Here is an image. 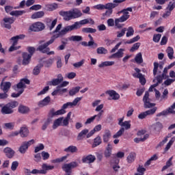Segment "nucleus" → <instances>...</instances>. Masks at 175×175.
<instances>
[{
	"label": "nucleus",
	"instance_id": "16",
	"mask_svg": "<svg viewBox=\"0 0 175 175\" xmlns=\"http://www.w3.org/2000/svg\"><path fill=\"white\" fill-rule=\"evenodd\" d=\"M83 99V97H77L75 98L72 103L68 102L64 104V108L72 107V106H77V104Z\"/></svg>",
	"mask_w": 175,
	"mask_h": 175
},
{
	"label": "nucleus",
	"instance_id": "62",
	"mask_svg": "<svg viewBox=\"0 0 175 175\" xmlns=\"http://www.w3.org/2000/svg\"><path fill=\"white\" fill-rule=\"evenodd\" d=\"M51 122V119H46V122L42 126V131H46V129H47V126H49V125H50Z\"/></svg>",
	"mask_w": 175,
	"mask_h": 175
},
{
	"label": "nucleus",
	"instance_id": "51",
	"mask_svg": "<svg viewBox=\"0 0 175 175\" xmlns=\"http://www.w3.org/2000/svg\"><path fill=\"white\" fill-rule=\"evenodd\" d=\"M7 105L10 107L11 110H13V109H16V107L18 106V102L14 100L7 103Z\"/></svg>",
	"mask_w": 175,
	"mask_h": 175
},
{
	"label": "nucleus",
	"instance_id": "19",
	"mask_svg": "<svg viewBox=\"0 0 175 175\" xmlns=\"http://www.w3.org/2000/svg\"><path fill=\"white\" fill-rule=\"evenodd\" d=\"M24 38H25V35L21 34V35L16 36L11 38L10 40L11 42H12V44H14V46H17V43H18V40H23L24 39Z\"/></svg>",
	"mask_w": 175,
	"mask_h": 175
},
{
	"label": "nucleus",
	"instance_id": "7",
	"mask_svg": "<svg viewBox=\"0 0 175 175\" xmlns=\"http://www.w3.org/2000/svg\"><path fill=\"white\" fill-rule=\"evenodd\" d=\"M135 71L136 72L133 74V76L135 79H139V83H141L142 85H144L146 83V78H144V75L143 74L140 73L142 70L139 68H135Z\"/></svg>",
	"mask_w": 175,
	"mask_h": 175
},
{
	"label": "nucleus",
	"instance_id": "29",
	"mask_svg": "<svg viewBox=\"0 0 175 175\" xmlns=\"http://www.w3.org/2000/svg\"><path fill=\"white\" fill-rule=\"evenodd\" d=\"M63 120H64V117H61L55 120L53 124V129H57V126H62Z\"/></svg>",
	"mask_w": 175,
	"mask_h": 175
},
{
	"label": "nucleus",
	"instance_id": "11",
	"mask_svg": "<svg viewBox=\"0 0 175 175\" xmlns=\"http://www.w3.org/2000/svg\"><path fill=\"white\" fill-rule=\"evenodd\" d=\"M22 64L25 66L27 65H29V62H31V58H32V56H31V55H29L28 53L25 52L22 53Z\"/></svg>",
	"mask_w": 175,
	"mask_h": 175
},
{
	"label": "nucleus",
	"instance_id": "45",
	"mask_svg": "<svg viewBox=\"0 0 175 175\" xmlns=\"http://www.w3.org/2000/svg\"><path fill=\"white\" fill-rule=\"evenodd\" d=\"M114 62H104L98 65V68H105L106 66H113Z\"/></svg>",
	"mask_w": 175,
	"mask_h": 175
},
{
	"label": "nucleus",
	"instance_id": "14",
	"mask_svg": "<svg viewBox=\"0 0 175 175\" xmlns=\"http://www.w3.org/2000/svg\"><path fill=\"white\" fill-rule=\"evenodd\" d=\"M113 6V3H107L105 5L98 4L94 5V9H97V10H104V9H111Z\"/></svg>",
	"mask_w": 175,
	"mask_h": 175
},
{
	"label": "nucleus",
	"instance_id": "27",
	"mask_svg": "<svg viewBox=\"0 0 175 175\" xmlns=\"http://www.w3.org/2000/svg\"><path fill=\"white\" fill-rule=\"evenodd\" d=\"M111 137V132H110L109 130H106L104 135H103V140L104 143H108Z\"/></svg>",
	"mask_w": 175,
	"mask_h": 175
},
{
	"label": "nucleus",
	"instance_id": "43",
	"mask_svg": "<svg viewBox=\"0 0 175 175\" xmlns=\"http://www.w3.org/2000/svg\"><path fill=\"white\" fill-rule=\"evenodd\" d=\"M96 53L97 54H99V55H106L107 54L108 51H107V49H106L105 47L100 46L97 48Z\"/></svg>",
	"mask_w": 175,
	"mask_h": 175
},
{
	"label": "nucleus",
	"instance_id": "12",
	"mask_svg": "<svg viewBox=\"0 0 175 175\" xmlns=\"http://www.w3.org/2000/svg\"><path fill=\"white\" fill-rule=\"evenodd\" d=\"M12 87V83L9 82V81H1V84H0V89L1 90V91H3V92H9V90H10V88Z\"/></svg>",
	"mask_w": 175,
	"mask_h": 175
},
{
	"label": "nucleus",
	"instance_id": "35",
	"mask_svg": "<svg viewBox=\"0 0 175 175\" xmlns=\"http://www.w3.org/2000/svg\"><path fill=\"white\" fill-rule=\"evenodd\" d=\"M42 68H43V64H38L33 70V75H35V76H38V75L40 73Z\"/></svg>",
	"mask_w": 175,
	"mask_h": 175
},
{
	"label": "nucleus",
	"instance_id": "3",
	"mask_svg": "<svg viewBox=\"0 0 175 175\" xmlns=\"http://www.w3.org/2000/svg\"><path fill=\"white\" fill-rule=\"evenodd\" d=\"M126 0H113L112 5L113 7L111 8H105L107 10L105 13L103 14V17H110L111 14H113V9L117 8L120 5V3H122V2H125Z\"/></svg>",
	"mask_w": 175,
	"mask_h": 175
},
{
	"label": "nucleus",
	"instance_id": "10",
	"mask_svg": "<svg viewBox=\"0 0 175 175\" xmlns=\"http://www.w3.org/2000/svg\"><path fill=\"white\" fill-rule=\"evenodd\" d=\"M129 12H133V10L132 9V8L130 7L126 9H123L121 11H119L118 12V14H121V13H122L123 15L120 18H122V20H124V21H126V20H128V18H129L130 17Z\"/></svg>",
	"mask_w": 175,
	"mask_h": 175
},
{
	"label": "nucleus",
	"instance_id": "20",
	"mask_svg": "<svg viewBox=\"0 0 175 175\" xmlns=\"http://www.w3.org/2000/svg\"><path fill=\"white\" fill-rule=\"evenodd\" d=\"M165 63L163 62H161L160 64L158 62H154V68H153V75L154 76H157V73H158V68L160 69H163V65Z\"/></svg>",
	"mask_w": 175,
	"mask_h": 175
},
{
	"label": "nucleus",
	"instance_id": "57",
	"mask_svg": "<svg viewBox=\"0 0 175 175\" xmlns=\"http://www.w3.org/2000/svg\"><path fill=\"white\" fill-rule=\"evenodd\" d=\"M25 88V84L20 81V82L16 85V87L14 88L15 91H18V90H24Z\"/></svg>",
	"mask_w": 175,
	"mask_h": 175
},
{
	"label": "nucleus",
	"instance_id": "46",
	"mask_svg": "<svg viewBox=\"0 0 175 175\" xmlns=\"http://www.w3.org/2000/svg\"><path fill=\"white\" fill-rule=\"evenodd\" d=\"M135 61L137 64H143V56L142 53H139L136 55Z\"/></svg>",
	"mask_w": 175,
	"mask_h": 175
},
{
	"label": "nucleus",
	"instance_id": "26",
	"mask_svg": "<svg viewBox=\"0 0 175 175\" xmlns=\"http://www.w3.org/2000/svg\"><path fill=\"white\" fill-rule=\"evenodd\" d=\"M57 18L51 22V19H48L46 21V26L49 29V31H53V29L57 25Z\"/></svg>",
	"mask_w": 175,
	"mask_h": 175
},
{
	"label": "nucleus",
	"instance_id": "25",
	"mask_svg": "<svg viewBox=\"0 0 175 175\" xmlns=\"http://www.w3.org/2000/svg\"><path fill=\"white\" fill-rule=\"evenodd\" d=\"M19 133L21 137H27L29 135V130H28V128L23 126L21 128Z\"/></svg>",
	"mask_w": 175,
	"mask_h": 175
},
{
	"label": "nucleus",
	"instance_id": "37",
	"mask_svg": "<svg viewBox=\"0 0 175 175\" xmlns=\"http://www.w3.org/2000/svg\"><path fill=\"white\" fill-rule=\"evenodd\" d=\"M44 16V12L43 11H39L37 12H35L31 15V18L35 19V18H42Z\"/></svg>",
	"mask_w": 175,
	"mask_h": 175
},
{
	"label": "nucleus",
	"instance_id": "42",
	"mask_svg": "<svg viewBox=\"0 0 175 175\" xmlns=\"http://www.w3.org/2000/svg\"><path fill=\"white\" fill-rule=\"evenodd\" d=\"M82 32H83V33H95L96 29L91 27H84L82 29Z\"/></svg>",
	"mask_w": 175,
	"mask_h": 175
},
{
	"label": "nucleus",
	"instance_id": "8",
	"mask_svg": "<svg viewBox=\"0 0 175 175\" xmlns=\"http://www.w3.org/2000/svg\"><path fill=\"white\" fill-rule=\"evenodd\" d=\"M157 109L158 108L154 107L151 109H148L146 111L142 112L138 116V118L139 120H144V118H146L147 116H152V114H155V111H157Z\"/></svg>",
	"mask_w": 175,
	"mask_h": 175
},
{
	"label": "nucleus",
	"instance_id": "17",
	"mask_svg": "<svg viewBox=\"0 0 175 175\" xmlns=\"http://www.w3.org/2000/svg\"><path fill=\"white\" fill-rule=\"evenodd\" d=\"M152 129L154 131V133H159L162 129H163V126L162 123L158 122L152 126Z\"/></svg>",
	"mask_w": 175,
	"mask_h": 175
},
{
	"label": "nucleus",
	"instance_id": "63",
	"mask_svg": "<svg viewBox=\"0 0 175 175\" xmlns=\"http://www.w3.org/2000/svg\"><path fill=\"white\" fill-rule=\"evenodd\" d=\"M175 8V0H173V1H170L167 5V9H168V10H170V12H172V10H173V9H174Z\"/></svg>",
	"mask_w": 175,
	"mask_h": 175
},
{
	"label": "nucleus",
	"instance_id": "54",
	"mask_svg": "<svg viewBox=\"0 0 175 175\" xmlns=\"http://www.w3.org/2000/svg\"><path fill=\"white\" fill-rule=\"evenodd\" d=\"M174 142H175V137H173L171 139V140H170V142L167 143L166 147L165 148V151H169V150H170V148L172 147Z\"/></svg>",
	"mask_w": 175,
	"mask_h": 175
},
{
	"label": "nucleus",
	"instance_id": "59",
	"mask_svg": "<svg viewBox=\"0 0 175 175\" xmlns=\"http://www.w3.org/2000/svg\"><path fill=\"white\" fill-rule=\"evenodd\" d=\"M127 33L126 34V38H129V36H133V33H135V30H133V27H129L126 29Z\"/></svg>",
	"mask_w": 175,
	"mask_h": 175
},
{
	"label": "nucleus",
	"instance_id": "50",
	"mask_svg": "<svg viewBox=\"0 0 175 175\" xmlns=\"http://www.w3.org/2000/svg\"><path fill=\"white\" fill-rule=\"evenodd\" d=\"M42 170L45 171V174L47 173V170H53V169H54L53 165H48L46 163H43L42 165Z\"/></svg>",
	"mask_w": 175,
	"mask_h": 175
},
{
	"label": "nucleus",
	"instance_id": "44",
	"mask_svg": "<svg viewBox=\"0 0 175 175\" xmlns=\"http://www.w3.org/2000/svg\"><path fill=\"white\" fill-rule=\"evenodd\" d=\"M124 132H125V129H124V127H121V129L115 135H113V138L117 139L118 137H121Z\"/></svg>",
	"mask_w": 175,
	"mask_h": 175
},
{
	"label": "nucleus",
	"instance_id": "15",
	"mask_svg": "<svg viewBox=\"0 0 175 175\" xmlns=\"http://www.w3.org/2000/svg\"><path fill=\"white\" fill-rule=\"evenodd\" d=\"M3 21H4V27L5 28H7L8 29H10L12 28V24L14 23V18L13 17L10 18H4L3 19Z\"/></svg>",
	"mask_w": 175,
	"mask_h": 175
},
{
	"label": "nucleus",
	"instance_id": "24",
	"mask_svg": "<svg viewBox=\"0 0 175 175\" xmlns=\"http://www.w3.org/2000/svg\"><path fill=\"white\" fill-rule=\"evenodd\" d=\"M124 49H120L117 53L111 55L110 58H122L124 57Z\"/></svg>",
	"mask_w": 175,
	"mask_h": 175
},
{
	"label": "nucleus",
	"instance_id": "47",
	"mask_svg": "<svg viewBox=\"0 0 175 175\" xmlns=\"http://www.w3.org/2000/svg\"><path fill=\"white\" fill-rule=\"evenodd\" d=\"M69 40L71 42H81L83 40V37L81 36H72Z\"/></svg>",
	"mask_w": 175,
	"mask_h": 175
},
{
	"label": "nucleus",
	"instance_id": "13",
	"mask_svg": "<svg viewBox=\"0 0 175 175\" xmlns=\"http://www.w3.org/2000/svg\"><path fill=\"white\" fill-rule=\"evenodd\" d=\"M96 159V157L92 154H89L82 158L83 163H94Z\"/></svg>",
	"mask_w": 175,
	"mask_h": 175
},
{
	"label": "nucleus",
	"instance_id": "36",
	"mask_svg": "<svg viewBox=\"0 0 175 175\" xmlns=\"http://www.w3.org/2000/svg\"><path fill=\"white\" fill-rule=\"evenodd\" d=\"M81 88H80V86H77L75 88H72L70 91H69V95L70 96H75V95H76L79 91L80 89Z\"/></svg>",
	"mask_w": 175,
	"mask_h": 175
},
{
	"label": "nucleus",
	"instance_id": "4",
	"mask_svg": "<svg viewBox=\"0 0 175 175\" xmlns=\"http://www.w3.org/2000/svg\"><path fill=\"white\" fill-rule=\"evenodd\" d=\"M79 166V163L77 161H72L69 163H65L62 166V169L65 173H69V172H72V169H75V167H77Z\"/></svg>",
	"mask_w": 175,
	"mask_h": 175
},
{
	"label": "nucleus",
	"instance_id": "55",
	"mask_svg": "<svg viewBox=\"0 0 175 175\" xmlns=\"http://www.w3.org/2000/svg\"><path fill=\"white\" fill-rule=\"evenodd\" d=\"M136 157V154L131 152L129 154V155L127 157V161L129 163H132L133 161H135V158Z\"/></svg>",
	"mask_w": 175,
	"mask_h": 175
},
{
	"label": "nucleus",
	"instance_id": "23",
	"mask_svg": "<svg viewBox=\"0 0 175 175\" xmlns=\"http://www.w3.org/2000/svg\"><path fill=\"white\" fill-rule=\"evenodd\" d=\"M51 100V98H50V96H46L45 98L38 103L39 107H44V106H47V105L50 103Z\"/></svg>",
	"mask_w": 175,
	"mask_h": 175
},
{
	"label": "nucleus",
	"instance_id": "48",
	"mask_svg": "<svg viewBox=\"0 0 175 175\" xmlns=\"http://www.w3.org/2000/svg\"><path fill=\"white\" fill-rule=\"evenodd\" d=\"M25 13V10H16V11H12L10 14V16H23Z\"/></svg>",
	"mask_w": 175,
	"mask_h": 175
},
{
	"label": "nucleus",
	"instance_id": "56",
	"mask_svg": "<svg viewBox=\"0 0 175 175\" xmlns=\"http://www.w3.org/2000/svg\"><path fill=\"white\" fill-rule=\"evenodd\" d=\"M140 39V36H137L130 40H127L125 44H132V43H135V42H137Z\"/></svg>",
	"mask_w": 175,
	"mask_h": 175
},
{
	"label": "nucleus",
	"instance_id": "1",
	"mask_svg": "<svg viewBox=\"0 0 175 175\" xmlns=\"http://www.w3.org/2000/svg\"><path fill=\"white\" fill-rule=\"evenodd\" d=\"M86 24H92V25H94L95 24V22L94 21V20H92V18H87L81 20L79 22H75L73 25L64 27L59 31V33L53 35L51 38L50 40L38 46L37 50L38 51H40L43 54H47V55H54L55 53L53 51H50V48H49V46H50V44H53L55 39H57V38H59L63 35H66L68 32H71V31L79 29V28H81V25H85Z\"/></svg>",
	"mask_w": 175,
	"mask_h": 175
},
{
	"label": "nucleus",
	"instance_id": "31",
	"mask_svg": "<svg viewBox=\"0 0 175 175\" xmlns=\"http://www.w3.org/2000/svg\"><path fill=\"white\" fill-rule=\"evenodd\" d=\"M88 132V129L82 130L77 137V140H83V139L87 136Z\"/></svg>",
	"mask_w": 175,
	"mask_h": 175
},
{
	"label": "nucleus",
	"instance_id": "30",
	"mask_svg": "<svg viewBox=\"0 0 175 175\" xmlns=\"http://www.w3.org/2000/svg\"><path fill=\"white\" fill-rule=\"evenodd\" d=\"M107 94L113 100H118V99H120V94L116 93L114 90H109L107 92Z\"/></svg>",
	"mask_w": 175,
	"mask_h": 175
},
{
	"label": "nucleus",
	"instance_id": "64",
	"mask_svg": "<svg viewBox=\"0 0 175 175\" xmlns=\"http://www.w3.org/2000/svg\"><path fill=\"white\" fill-rule=\"evenodd\" d=\"M17 167H18V161H13L11 165L12 172H15V170H17Z\"/></svg>",
	"mask_w": 175,
	"mask_h": 175
},
{
	"label": "nucleus",
	"instance_id": "39",
	"mask_svg": "<svg viewBox=\"0 0 175 175\" xmlns=\"http://www.w3.org/2000/svg\"><path fill=\"white\" fill-rule=\"evenodd\" d=\"M166 53H167L168 58H170V59H173V58H174V56H173V55L174 54V50H173L171 46L167 47Z\"/></svg>",
	"mask_w": 175,
	"mask_h": 175
},
{
	"label": "nucleus",
	"instance_id": "60",
	"mask_svg": "<svg viewBox=\"0 0 175 175\" xmlns=\"http://www.w3.org/2000/svg\"><path fill=\"white\" fill-rule=\"evenodd\" d=\"M3 126L5 129H13L14 128V122L4 123Z\"/></svg>",
	"mask_w": 175,
	"mask_h": 175
},
{
	"label": "nucleus",
	"instance_id": "58",
	"mask_svg": "<svg viewBox=\"0 0 175 175\" xmlns=\"http://www.w3.org/2000/svg\"><path fill=\"white\" fill-rule=\"evenodd\" d=\"M122 128H124V129H126V131H128V129H131V123L129 121H124L121 124Z\"/></svg>",
	"mask_w": 175,
	"mask_h": 175
},
{
	"label": "nucleus",
	"instance_id": "41",
	"mask_svg": "<svg viewBox=\"0 0 175 175\" xmlns=\"http://www.w3.org/2000/svg\"><path fill=\"white\" fill-rule=\"evenodd\" d=\"M172 161H173V157L168 159V161L166 162V165L163 167L161 172L166 170V169H169V167L173 165Z\"/></svg>",
	"mask_w": 175,
	"mask_h": 175
},
{
	"label": "nucleus",
	"instance_id": "5",
	"mask_svg": "<svg viewBox=\"0 0 175 175\" xmlns=\"http://www.w3.org/2000/svg\"><path fill=\"white\" fill-rule=\"evenodd\" d=\"M144 102V107L145 109H151V107H154L155 106V103H150V93L148 92H146L143 98Z\"/></svg>",
	"mask_w": 175,
	"mask_h": 175
},
{
	"label": "nucleus",
	"instance_id": "6",
	"mask_svg": "<svg viewBox=\"0 0 175 175\" xmlns=\"http://www.w3.org/2000/svg\"><path fill=\"white\" fill-rule=\"evenodd\" d=\"M46 26L41 22H36L29 27V31L33 32H40V31H43Z\"/></svg>",
	"mask_w": 175,
	"mask_h": 175
},
{
	"label": "nucleus",
	"instance_id": "22",
	"mask_svg": "<svg viewBox=\"0 0 175 175\" xmlns=\"http://www.w3.org/2000/svg\"><path fill=\"white\" fill-rule=\"evenodd\" d=\"M3 151L6 157H8L10 159H12V157H14L15 152L11 148L7 147L4 148Z\"/></svg>",
	"mask_w": 175,
	"mask_h": 175
},
{
	"label": "nucleus",
	"instance_id": "53",
	"mask_svg": "<svg viewBox=\"0 0 175 175\" xmlns=\"http://www.w3.org/2000/svg\"><path fill=\"white\" fill-rule=\"evenodd\" d=\"M174 142H175V137H173L171 139V140H170V142L167 143L166 147L165 148V151H169V150H170V148L172 147Z\"/></svg>",
	"mask_w": 175,
	"mask_h": 175
},
{
	"label": "nucleus",
	"instance_id": "21",
	"mask_svg": "<svg viewBox=\"0 0 175 175\" xmlns=\"http://www.w3.org/2000/svg\"><path fill=\"white\" fill-rule=\"evenodd\" d=\"M18 111L21 114H28V113L30 111V109L29 107L25 105H20L18 108Z\"/></svg>",
	"mask_w": 175,
	"mask_h": 175
},
{
	"label": "nucleus",
	"instance_id": "34",
	"mask_svg": "<svg viewBox=\"0 0 175 175\" xmlns=\"http://www.w3.org/2000/svg\"><path fill=\"white\" fill-rule=\"evenodd\" d=\"M125 20L122 18L115 19V26L117 27L119 29L124 27V24H120V23H124Z\"/></svg>",
	"mask_w": 175,
	"mask_h": 175
},
{
	"label": "nucleus",
	"instance_id": "28",
	"mask_svg": "<svg viewBox=\"0 0 175 175\" xmlns=\"http://www.w3.org/2000/svg\"><path fill=\"white\" fill-rule=\"evenodd\" d=\"M72 116V111L68 113L66 117L63 119L62 122V126H68L69 125V120H70V116Z\"/></svg>",
	"mask_w": 175,
	"mask_h": 175
},
{
	"label": "nucleus",
	"instance_id": "40",
	"mask_svg": "<svg viewBox=\"0 0 175 175\" xmlns=\"http://www.w3.org/2000/svg\"><path fill=\"white\" fill-rule=\"evenodd\" d=\"M55 116H57V111H55L54 108H52L48 113L47 120H51V122H52L53 118L55 117Z\"/></svg>",
	"mask_w": 175,
	"mask_h": 175
},
{
	"label": "nucleus",
	"instance_id": "49",
	"mask_svg": "<svg viewBox=\"0 0 175 175\" xmlns=\"http://www.w3.org/2000/svg\"><path fill=\"white\" fill-rule=\"evenodd\" d=\"M102 144V139L100 138V136H98L97 137H96L94 139V144L92 145V147L94 148V147H97V146H99L100 144Z\"/></svg>",
	"mask_w": 175,
	"mask_h": 175
},
{
	"label": "nucleus",
	"instance_id": "32",
	"mask_svg": "<svg viewBox=\"0 0 175 175\" xmlns=\"http://www.w3.org/2000/svg\"><path fill=\"white\" fill-rule=\"evenodd\" d=\"M77 147L75 146H70L64 149L65 152H71V154H75V152H77Z\"/></svg>",
	"mask_w": 175,
	"mask_h": 175
},
{
	"label": "nucleus",
	"instance_id": "61",
	"mask_svg": "<svg viewBox=\"0 0 175 175\" xmlns=\"http://www.w3.org/2000/svg\"><path fill=\"white\" fill-rule=\"evenodd\" d=\"M139 47H140V42H137L133 44V46L130 49V51L133 53L134 51H136V50H139Z\"/></svg>",
	"mask_w": 175,
	"mask_h": 175
},
{
	"label": "nucleus",
	"instance_id": "38",
	"mask_svg": "<svg viewBox=\"0 0 175 175\" xmlns=\"http://www.w3.org/2000/svg\"><path fill=\"white\" fill-rule=\"evenodd\" d=\"M18 151L21 154H25L28 151V146L23 142L18 148Z\"/></svg>",
	"mask_w": 175,
	"mask_h": 175
},
{
	"label": "nucleus",
	"instance_id": "18",
	"mask_svg": "<svg viewBox=\"0 0 175 175\" xmlns=\"http://www.w3.org/2000/svg\"><path fill=\"white\" fill-rule=\"evenodd\" d=\"M1 113V114H13L14 113V110L11 109L8 104H6L2 107Z\"/></svg>",
	"mask_w": 175,
	"mask_h": 175
},
{
	"label": "nucleus",
	"instance_id": "33",
	"mask_svg": "<svg viewBox=\"0 0 175 175\" xmlns=\"http://www.w3.org/2000/svg\"><path fill=\"white\" fill-rule=\"evenodd\" d=\"M111 150H113V146H111V144H108L105 151V157L106 158L110 157V156L111 155Z\"/></svg>",
	"mask_w": 175,
	"mask_h": 175
},
{
	"label": "nucleus",
	"instance_id": "2",
	"mask_svg": "<svg viewBox=\"0 0 175 175\" xmlns=\"http://www.w3.org/2000/svg\"><path fill=\"white\" fill-rule=\"evenodd\" d=\"M59 14L64 17L65 21H70L75 18H79L83 16V13L79 9H72L70 11H60Z\"/></svg>",
	"mask_w": 175,
	"mask_h": 175
},
{
	"label": "nucleus",
	"instance_id": "9",
	"mask_svg": "<svg viewBox=\"0 0 175 175\" xmlns=\"http://www.w3.org/2000/svg\"><path fill=\"white\" fill-rule=\"evenodd\" d=\"M62 81H64V77L62 75L59 74L57 79H53L52 81H48L46 84L47 85H53L55 87L56 85H59Z\"/></svg>",
	"mask_w": 175,
	"mask_h": 175
},
{
	"label": "nucleus",
	"instance_id": "52",
	"mask_svg": "<svg viewBox=\"0 0 175 175\" xmlns=\"http://www.w3.org/2000/svg\"><path fill=\"white\" fill-rule=\"evenodd\" d=\"M174 142H175V137H173L171 139V140H170V142L167 143L166 147L165 148V151H169V150H170V148L172 147Z\"/></svg>",
	"mask_w": 175,
	"mask_h": 175
}]
</instances>
